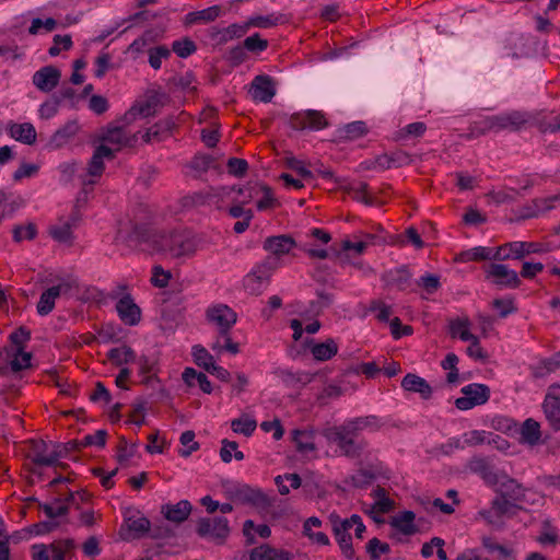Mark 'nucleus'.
<instances>
[{"mask_svg": "<svg viewBox=\"0 0 560 560\" xmlns=\"http://www.w3.org/2000/svg\"><path fill=\"white\" fill-rule=\"evenodd\" d=\"M490 486L497 487L498 495L495 498L508 500L510 503L517 504L525 495L523 487L516 480L503 474H498L497 482H492Z\"/></svg>", "mask_w": 560, "mask_h": 560, "instance_id": "12", "label": "nucleus"}, {"mask_svg": "<svg viewBox=\"0 0 560 560\" xmlns=\"http://www.w3.org/2000/svg\"><path fill=\"white\" fill-rule=\"evenodd\" d=\"M194 360L197 365L203 368L207 372L210 369V364H213V357L202 346H195L192 348Z\"/></svg>", "mask_w": 560, "mask_h": 560, "instance_id": "51", "label": "nucleus"}, {"mask_svg": "<svg viewBox=\"0 0 560 560\" xmlns=\"http://www.w3.org/2000/svg\"><path fill=\"white\" fill-rule=\"evenodd\" d=\"M194 247H153L150 255L167 266H178L195 256Z\"/></svg>", "mask_w": 560, "mask_h": 560, "instance_id": "10", "label": "nucleus"}, {"mask_svg": "<svg viewBox=\"0 0 560 560\" xmlns=\"http://www.w3.org/2000/svg\"><path fill=\"white\" fill-rule=\"evenodd\" d=\"M228 168H229L230 174L237 176V177H242L245 175V173L248 168V164L243 159L231 158L228 161Z\"/></svg>", "mask_w": 560, "mask_h": 560, "instance_id": "61", "label": "nucleus"}, {"mask_svg": "<svg viewBox=\"0 0 560 560\" xmlns=\"http://www.w3.org/2000/svg\"><path fill=\"white\" fill-rule=\"evenodd\" d=\"M116 311L125 324L137 325L141 319V310L130 294H125L118 300Z\"/></svg>", "mask_w": 560, "mask_h": 560, "instance_id": "17", "label": "nucleus"}, {"mask_svg": "<svg viewBox=\"0 0 560 560\" xmlns=\"http://www.w3.org/2000/svg\"><path fill=\"white\" fill-rule=\"evenodd\" d=\"M191 512V504L187 500L179 501L174 505H164L162 506V513L165 518L174 522L182 523L189 516Z\"/></svg>", "mask_w": 560, "mask_h": 560, "instance_id": "25", "label": "nucleus"}, {"mask_svg": "<svg viewBox=\"0 0 560 560\" xmlns=\"http://www.w3.org/2000/svg\"><path fill=\"white\" fill-rule=\"evenodd\" d=\"M338 351L337 343L328 339L323 343H317L312 348V354L316 360L326 361L334 357Z\"/></svg>", "mask_w": 560, "mask_h": 560, "instance_id": "42", "label": "nucleus"}, {"mask_svg": "<svg viewBox=\"0 0 560 560\" xmlns=\"http://www.w3.org/2000/svg\"><path fill=\"white\" fill-rule=\"evenodd\" d=\"M197 533L201 537H210L218 544H222L230 534L228 520L225 517L200 518Z\"/></svg>", "mask_w": 560, "mask_h": 560, "instance_id": "8", "label": "nucleus"}, {"mask_svg": "<svg viewBox=\"0 0 560 560\" xmlns=\"http://www.w3.org/2000/svg\"><path fill=\"white\" fill-rule=\"evenodd\" d=\"M332 532L345 557L350 560L353 559L354 549L352 547L350 534L342 530L341 528H338L335 525H332Z\"/></svg>", "mask_w": 560, "mask_h": 560, "instance_id": "39", "label": "nucleus"}, {"mask_svg": "<svg viewBox=\"0 0 560 560\" xmlns=\"http://www.w3.org/2000/svg\"><path fill=\"white\" fill-rule=\"evenodd\" d=\"M129 242L133 243H151L153 245H159L163 243H171L172 245H185L187 243L198 242L195 235L176 233L170 236L164 234H160L154 231H149L142 228H135L133 232L129 236Z\"/></svg>", "mask_w": 560, "mask_h": 560, "instance_id": "4", "label": "nucleus"}, {"mask_svg": "<svg viewBox=\"0 0 560 560\" xmlns=\"http://www.w3.org/2000/svg\"><path fill=\"white\" fill-rule=\"evenodd\" d=\"M206 319L218 329V336L224 337L237 322V314L225 304H217L206 311Z\"/></svg>", "mask_w": 560, "mask_h": 560, "instance_id": "6", "label": "nucleus"}, {"mask_svg": "<svg viewBox=\"0 0 560 560\" xmlns=\"http://www.w3.org/2000/svg\"><path fill=\"white\" fill-rule=\"evenodd\" d=\"M244 288L245 290L253 294L258 295L262 292L264 288L267 284V277L257 275L256 272L248 273L244 278Z\"/></svg>", "mask_w": 560, "mask_h": 560, "instance_id": "41", "label": "nucleus"}, {"mask_svg": "<svg viewBox=\"0 0 560 560\" xmlns=\"http://www.w3.org/2000/svg\"><path fill=\"white\" fill-rule=\"evenodd\" d=\"M542 410L546 419L555 431L560 430V401H557L551 396H546Z\"/></svg>", "mask_w": 560, "mask_h": 560, "instance_id": "33", "label": "nucleus"}, {"mask_svg": "<svg viewBox=\"0 0 560 560\" xmlns=\"http://www.w3.org/2000/svg\"><path fill=\"white\" fill-rule=\"evenodd\" d=\"M334 302V295L326 291L317 292V300L312 302V310L316 313L329 307Z\"/></svg>", "mask_w": 560, "mask_h": 560, "instance_id": "57", "label": "nucleus"}, {"mask_svg": "<svg viewBox=\"0 0 560 560\" xmlns=\"http://www.w3.org/2000/svg\"><path fill=\"white\" fill-rule=\"evenodd\" d=\"M104 159L113 160L114 150L109 145L100 144L89 162L86 176L100 177L105 168Z\"/></svg>", "mask_w": 560, "mask_h": 560, "instance_id": "20", "label": "nucleus"}, {"mask_svg": "<svg viewBox=\"0 0 560 560\" xmlns=\"http://www.w3.org/2000/svg\"><path fill=\"white\" fill-rule=\"evenodd\" d=\"M492 306L499 311L501 317H505L515 311L513 301L510 299H495L492 302Z\"/></svg>", "mask_w": 560, "mask_h": 560, "instance_id": "64", "label": "nucleus"}, {"mask_svg": "<svg viewBox=\"0 0 560 560\" xmlns=\"http://www.w3.org/2000/svg\"><path fill=\"white\" fill-rule=\"evenodd\" d=\"M450 335L463 341H475V335L470 332V322L467 317H457L450 320Z\"/></svg>", "mask_w": 560, "mask_h": 560, "instance_id": "29", "label": "nucleus"}, {"mask_svg": "<svg viewBox=\"0 0 560 560\" xmlns=\"http://www.w3.org/2000/svg\"><path fill=\"white\" fill-rule=\"evenodd\" d=\"M108 359L116 365H122L136 360V353L129 346L114 348L108 352Z\"/></svg>", "mask_w": 560, "mask_h": 560, "instance_id": "37", "label": "nucleus"}, {"mask_svg": "<svg viewBox=\"0 0 560 560\" xmlns=\"http://www.w3.org/2000/svg\"><path fill=\"white\" fill-rule=\"evenodd\" d=\"M252 98L255 101L268 103L276 94L275 84L268 75H257L253 80L249 89Z\"/></svg>", "mask_w": 560, "mask_h": 560, "instance_id": "16", "label": "nucleus"}, {"mask_svg": "<svg viewBox=\"0 0 560 560\" xmlns=\"http://www.w3.org/2000/svg\"><path fill=\"white\" fill-rule=\"evenodd\" d=\"M249 560H290V553L269 545H261L250 551Z\"/></svg>", "mask_w": 560, "mask_h": 560, "instance_id": "27", "label": "nucleus"}, {"mask_svg": "<svg viewBox=\"0 0 560 560\" xmlns=\"http://www.w3.org/2000/svg\"><path fill=\"white\" fill-rule=\"evenodd\" d=\"M425 129H427V127L423 122H420V121L412 122V124H409L408 126H406L405 128L400 129L397 132L396 138L398 140H402L408 137H420L425 132Z\"/></svg>", "mask_w": 560, "mask_h": 560, "instance_id": "54", "label": "nucleus"}, {"mask_svg": "<svg viewBox=\"0 0 560 560\" xmlns=\"http://www.w3.org/2000/svg\"><path fill=\"white\" fill-rule=\"evenodd\" d=\"M267 250V255L262 266L267 270H272L278 267L281 257L289 254V248L284 247H264Z\"/></svg>", "mask_w": 560, "mask_h": 560, "instance_id": "44", "label": "nucleus"}, {"mask_svg": "<svg viewBox=\"0 0 560 560\" xmlns=\"http://www.w3.org/2000/svg\"><path fill=\"white\" fill-rule=\"evenodd\" d=\"M14 354L10 358L8 368L11 371L19 372L31 366V352H25L22 348H13Z\"/></svg>", "mask_w": 560, "mask_h": 560, "instance_id": "38", "label": "nucleus"}, {"mask_svg": "<svg viewBox=\"0 0 560 560\" xmlns=\"http://www.w3.org/2000/svg\"><path fill=\"white\" fill-rule=\"evenodd\" d=\"M468 467L472 472L479 474L488 485L497 482L498 472L493 470L486 458L472 457L468 463Z\"/></svg>", "mask_w": 560, "mask_h": 560, "instance_id": "28", "label": "nucleus"}, {"mask_svg": "<svg viewBox=\"0 0 560 560\" xmlns=\"http://www.w3.org/2000/svg\"><path fill=\"white\" fill-rule=\"evenodd\" d=\"M171 279L170 271H165L160 265L153 267L152 283L158 288H165Z\"/></svg>", "mask_w": 560, "mask_h": 560, "instance_id": "62", "label": "nucleus"}, {"mask_svg": "<svg viewBox=\"0 0 560 560\" xmlns=\"http://www.w3.org/2000/svg\"><path fill=\"white\" fill-rule=\"evenodd\" d=\"M557 206H560V195L534 199L517 209L515 215L517 220L533 219L553 210Z\"/></svg>", "mask_w": 560, "mask_h": 560, "instance_id": "9", "label": "nucleus"}, {"mask_svg": "<svg viewBox=\"0 0 560 560\" xmlns=\"http://www.w3.org/2000/svg\"><path fill=\"white\" fill-rule=\"evenodd\" d=\"M559 368H560V351L558 353H556L552 358H550L548 360H544L539 364H537L533 370V374L536 378H541V377H545L548 374L555 372Z\"/></svg>", "mask_w": 560, "mask_h": 560, "instance_id": "40", "label": "nucleus"}, {"mask_svg": "<svg viewBox=\"0 0 560 560\" xmlns=\"http://www.w3.org/2000/svg\"><path fill=\"white\" fill-rule=\"evenodd\" d=\"M487 276L488 278H492L497 285L516 288L521 282L514 270L500 264H491L487 269Z\"/></svg>", "mask_w": 560, "mask_h": 560, "instance_id": "15", "label": "nucleus"}, {"mask_svg": "<svg viewBox=\"0 0 560 560\" xmlns=\"http://www.w3.org/2000/svg\"><path fill=\"white\" fill-rule=\"evenodd\" d=\"M163 31L148 30L139 38L135 39L128 47L127 51L137 58L144 52L150 46L162 35Z\"/></svg>", "mask_w": 560, "mask_h": 560, "instance_id": "23", "label": "nucleus"}, {"mask_svg": "<svg viewBox=\"0 0 560 560\" xmlns=\"http://www.w3.org/2000/svg\"><path fill=\"white\" fill-rule=\"evenodd\" d=\"M407 241L413 245H421V238L418 232L413 228H409L406 231V236L402 235H381L376 233L360 232L353 235V238H343L339 242V245H371L376 243L382 244H404Z\"/></svg>", "mask_w": 560, "mask_h": 560, "instance_id": "2", "label": "nucleus"}, {"mask_svg": "<svg viewBox=\"0 0 560 560\" xmlns=\"http://www.w3.org/2000/svg\"><path fill=\"white\" fill-rule=\"evenodd\" d=\"M39 509L46 514L48 518H57L65 516L69 512V504L60 498L54 499L50 503L39 504Z\"/></svg>", "mask_w": 560, "mask_h": 560, "instance_id": "36", "label": "nucleus"}, {"mask_svg": "<svg viewBox=\"0 0 560 560\" xmlns=\"http://www.w3.org/2000/svg\"><path fill=\"white\" fill-rule=\"evenodd\" d=\"M256 490L246 485L240 486L232 492V498L241 503L250 504Z\"/></svg>", "mask_w": 560, "mask_h": 560, "instance_id": "58", "label": "nucleus"}, {"mask_svg": "<svg viewBox=\"0 0 560 560\" xmlns=\"http://www.w3.org/2000/svg\"><path fill=\"white\" fill-rule=\"evenodd\" d=\"M97 140L101 144H112L114 153L125 147H132L138 140V133L128 135L122 126L108 125L100 129Z\"/></svg>", "mask_w": 560, "mask_h": 560, "instance_id": "5", "label": "nucleus"}, {"mask_svg": "<svg viewBox=\"0 0 560 560\" xmlns=\"http://www.w3.org/2000/svg\"><path fill=\"white\" fill-rule=\"evenodd\" d=\"M486 249H481L482 256L481 260H505L509 258L521 259L529 250H525L524 247H485Z\"/></svg>", "mask_w": 560, "mask_h": 560, "instance_id": "21", "label": "nucleus"}, {"mask_svg": "<svg viewBox=\"0 0 560 560\" xmlns=\"http://www.w3.org/2000/svg\"><path fill=\"white\" fill-rule=\"evenodd\" d=\"M78 131L79 125L77 121H69L52 135L50 143L56 148H60L74 137Z\"/></svg>", "mask_w": 560, "mask_h": 560, "instance_id": "35", "label": "nucleus"}, {"mask_svg": "<svg viewBox=\"0 0 560 560\" xmlns=\"http://www.w3.org/2000/svg\"><path fill=\"white\" fill-rule=\"evenodd\" d=\"M363 421H351L345 425L327 427L322 434L329 443L336 444L341 454L355 458L359 457L363 446L355 441L358 432L362 429Z\"/></svg>", "mask_w": 560, "mask_h": 560, "instance_id": "1", "label": "nucleus"}, {"mask_svg": "<svg viewBox=\"0 0 560 560\" xmlns=\"http://www.w3.org/2000/svg\"><path fill=\"white\" fill-rule=\"evenodd\" d=\"M9 130L12 138L25 144H33L36 141V130L30 122L13 124Z\"/></svg>", "mask_w": 560, "mask_h": 560, "instance_id": "30", "label": "nucleus"}, {"mask_svg": "<svg viewBox=\"0 0 560 560\" xmlns=\"http://www.w3.org/2000/svg\"><path fill=\"white\" fill-rule=\"evenodd\" d=\"M368 184L358 182L349 186L348 191L352 197L366 205H372V199L366 195Z\"/></svg>", "mask_w": 560, "mask_h": 560, "instance_id": "55", "label": "nucleus"}, {"mask_svg": "<svg viewBox=\"0 0 560 560\" xmlns=\"http://www.w3.org/2000/svg\"><path fill=\"white\" fill-rule=\"evenodd\" d=\"M305 118L307 120L306 127L314 129H322L327 126V120L324 115L316 110H307L305 113Z\"/></svg>", "mask_w": 560, "mask_h": 560, "instance_id": "60", "label": "nucleus"}, {"mask_svg": "<svg viewBox=\"0 0 560 560\" xmlns=\"http://www.w3.org/2000/svg\"><path fill=\"white\" fill-rule=\"evenodd\" d=\"M151 523L145 517L128 518L127 528L120 530V537L124 540L138 539L149 534Z\"/></svg>", "mask_w": 560, "mask_h": 560, "instance_id": "22", "label": "nucleus"}, {"mask_svg": "<svg viewBox=\"0 0 560 560\" xmlns=\"http://www.w3.org/2000/svg\"><path fill=\"white\" fill-rule=\"evenodd\" d=\"M518 441L521 444L528 445L530 447L537 446L542 441V432L540 424L536 420L528 418L526 419L518 429Z\"/></svg>", "mask_w": 560, "mask_h": 560, "instance_id": "19", "label": "nucleus"}, {"mask_svg": "<svg viewBox=\"0 0 560 560\" xmlns=\"http://www.w3.org/2000/svg\"><path fill=\"white\" fill-rule=\"evenodd\" d=\"M106 436L107 433L105 430H98L95 434L84 436V439L80 441V446L97 445L102 447L106 443Z\"/></svg>", "mask_w": 560, "mask_h": 560, "instance_id": "63", "label": "nucleus"}, {"mask_svg": "<svg viewBox=\"0 0 560 560\" xmlns=\"http://www.w3.org/2000/svg\"><path fill=\"white\" fill-rule=\"evenodd\" d=\"M211 349L218 354L223 351H228L232 354H237L240 352V346L237 342L232 340L230 332H226V336L224 337L218 336L215 341L212 343Z\"/></svg>", "mask_w": 560, "mask_h": 560, "instance_id": "43", "label": "nucleus"}, {"mask_svg": "<svg viewBox=\"0 0 560 560\" xmlns=\"http://www.w3.org/2000/svg\"><path fill=\"white\" fill-rule=\"evenodd\" d=\"M527 121L528 116L526 114L514 112L509 115L490 117L487 119L486 125L489 130L493 131H501L503 129L518 131Z\"/></svg>", "mask_w": 560, "mask_h": 560, "instance_id": "13", "label": "nucleus"}, {"mask_svg": "<svg viewBox=\"0 0 560 560\" xmlns=\"http://www.w3.org/2000/svg\"><path fill=\"white\" fill-rule=\"evenodd\" d=\"M521 510L516 503H510L508 500L494 498L489 508L479 511V516L494 529L504 527L505 520L511 518Z\"/></svg>", "mask_w": 560, "mask_h": 560, "instance_id": "3", "label": "nucleus"}, {"mask_svg": "<svg viewBox=\"0 0 560 560\" xmlns=\"http://www.w3.org/2000/svg\"><path fill=\"white\" fill-rule=\"evenodd\" d=\"M345 133L348 139H357L366 133L368 129L363 121H353L345 126Z\"/></svg>", "mask_w": 560, "mask_h": 560, "instance_id": "59", "label": "nucleus"}, {"mask_svg": "<svg viewBox=\"0 0 560 560\" xmlns=\"http://www.w3.org/2000/svg\"><path fill=\"white\" fill-rule=\"evenodd\" d=\"M180 443L182 445L189 447L187 450H180L179 453L183 457H188L194 451H197L199 448L198 442L195 441V432L194 431H185L180 435Z\"/></svg>", "mask_w": 560, "mask_h": 560, "instance_id": "56", "label": "nucleus"}, {"mask_svg": "<svg viewBox=\"0 0 560 560\" xmlns=\"http://www.w3.org/2000/svg\"><path fill=\"white\" fill-rule=\"evenodd\" d=\"M292 440L295 443L298 452L306 454L316 450L314 443V431L312 430H294Z\"/></svg>", "mask_w": 560, "mask_h": 560, "instance_id": "32", "label": "nucleus"}, {"mask_svg": "<svg viewBox=\"0 0 560 560\" xmlns=\"http://www.w3.org/2000/svg\"><path fill=\"white\" fill-rule=\"evenodd\" d=\"M276 374L287 386H295L298 384L305 385L311 381V376L308 374L292 373L288 370H280Z\"/></svg>", "mask_w": 560, "mask_h": 560, "instance_id": "46", "label": "nucleus"}, {"mask_svg": "<svg viewBox=\"0 0 560 560\" xmlns=\"http://www.w3.org/2000/svg\"><path fill=\"white\" fill-rule=\"evenodd\" d=\"M49 234L57 243H69L73 241L71 225L69 222H63L59 225L50 226Z\"/></svg>", "mask_w": 560, "mask_h": 560, "instance_id": "45", "label": "nucleus"}, {"mask_svg": "<svg viewBox=\"0 0 560 560\" xmlns=\"http://www.w3.org/2000/svg\"><path fill=\"white\" fill-rule=\"evenodd\" d=\"M172 49L178 57L186 58L194 54L197 47L190 38L185 37L180 40L174 42L172 45Z\"/></svg>", "mask_w": 560, "mask_h": 560, "instance_id": "53", "label": "nucleus"}, {"mask_svg": "<svg viewBox=\"0 0 560 560\" xmlns=\"http://www.w3.org/2000/svg\"><path fill=\"white\" fill-rule=\"evenodd\" d=\"M72 285L69 281H61L57 285H52L45 290L37 303V312L39 315H48L55 307V301L62 294L68 293Z\"/></svg>", "mask_w": 560, "mask_h": 560, "instance_id": "14", "label": "nucleus"}, {"mask_svg": "<svg viewBox=\"0 0 560 560\" xmlns=\"http://www.w3.org/2000/svg\"><path fill=\"white\" fill-rule=\"evenodd\" d=\"M416 515L411 511H405L396 516H394L390 521V525L397 532L404 535H413L418 532L417 526L415 525Z\"/></svg>", "mask_w": 560, "mask_h": 560, "instance_id": "26", "label": "nucleus"}, {"mask_svg": "<svg viewBox=\"0 0 560 560\" xmlns=\"http://www.w3.org/2000/svg\"><path fill=\"white\" fill-rule=\"evenodd\" d=\"M401 386L408 392L419 393L423 399H429L432 395V387L429 383L424 378L412 373L407 374L402 378Z\"/></svg>", "mask_w": 560, "mask_h": 560, "instance_id": "24", "label": "nucleus"}, {"mask_svg": "<svg viewBox=\"0 0 560 560\" xmlns=\"http://www.w3.org/2000/svg\"><path fill=\"white\" fill-rule=\"evenodd\" d=\"M257 422L256 420L249 418L248 416L241 417L238 419H234L231 422V428L235 433H242L245 436H249L256 429Z\"/></svg>", "mask_w": 560, "mask_h": 560, "instance_id": "47", "label": "nucleus"}, {"mask_svg": "<svg viewBox=\"0 0 560 560\" xmlns=\"http://www.w3.org/2000/svg\"><path fill=\"white\" fill-rule=\"evenodd\" d=\"M220 7L218 5H214V7H210L208 9H205V10H201V11H197V12H190L186 20H187V23H195L197 21H203V22H211V21H214L219 14H220Z\"/></svg>", "mask_w": 560, "mask_h": 560, "instance_id": "48", "label": "nucleus"}, {"mask_svg": "<svg viewBox=\"0 0 560 560\" xmlns=\"http://www.w3.org/2000/svg\"><path fill=\"white\" fill-rule=\"evenodd\" d=\"M149 63L154 69L161 68L162 60L167 59L171 56V50L166 46H158L148 49Z\"/></svg>", "mask_w": 560, "mask_h": 560, "instance_id": "49", "label": "nucleus"}, {"mask_svg": "<svg viewBox=\"0 0 560 560\" xmlns=\"http://www.w3.org/2000/svg\"><path fill=\"white\" fill-rule=\"evenodd\" d=\"M365 247H307L306 252L311 258L317 259H334L341 264L352 262L353 259L358 258L363 254Z\"/></svg>", "mask_w": 560, "mask_h": 560, "instance_id": "7", "label": "nucleus"}, {"mask_svg": "<svg viewBox=\"0 0 560 560\" xmlns=\"http://www.w3.org/2000/svg\"><path fill=\"white\" fill-rule=\"evenodd\" d=\"M164 98H166L165 94L152 92L144 102L137 103L135 106L141 117H149L155 114V108L162 105Z\"/></svg>", "mask_w": 560, "mask_h": 560, "instance_id": "34", "label": "nucleus"}, {"mask_svg": "<svg viewBox=\"0 0 560 560\" xmlns=\"http://www.w3.org/2000/svg\"><path fill=\"white\" fill-rule=\"evenodd\" d=\"M464 394L455 400V405L460 410H468L477 405H482L489 399L490 390L482 384H470L462 389Z\"/></svg>", "mask_w": 560, "mask_h": 560, "instance_id": "11", "label": "nucleus"}, {"mask_svg": "<svg viewBox=\"0 0 560 560\" xmlns=\"http://www.w3.org/2000/svg\"><path fill=\"white\" fill-rule=\"evenodd\" d=\"M45 443L39 442L34 444V457L33 463L40 466H63L59 463V458L62 457V451L55 450L50 455L45 456L43 454V450L45 448Z\"/></svg>", "mask_w": 560, "mask_h": 560, "instance_id": "31", "label": "nucleus"}, {"mask_svg": "<svg viewBox=\"0 0 560 560\" xmlns=\"http://www.w3.org/2000/svg\"><path fill=\"white\" fill-rule=\"evenodd\" d=\"M36 226L33 223L27 225H18L13 229V241L15 243L27 242L34 240L36 236Z\"/></svg>", "mask_w": 560, "mask_h": 560, "instance_id": "50", "label": "nucleus"}, {"mask_svg": "<svg viewBox=\"0 0 560 560\" xmlns=\"http://www.w3.org/2000/svg\"><path fill=\"white\" fill-rule=\"evenodd\" d=\"M366 551L371 560H378L381 555H387L390 551V547L377 538H372L366 545Z\"/></svg>", "mask_w": 560, "mask_h": 560, "instance_id": "52", "label": "nucleus"}, {"mask_svg": "<svg viewBox=\"0 0 560 560\" xmlns=\"http://www.w3.org/2000/svg\"><path fill=\"white\" fill-rule=\"evenodd\" d=\"M61 72L52 66L36 71L33 75L34 85L43 92L52 91L59 83Z\"/></svg>", "mask_w": 560, "mask_h": 560, "instance_id": "18", "label": "nucleus"}]
</instances>
